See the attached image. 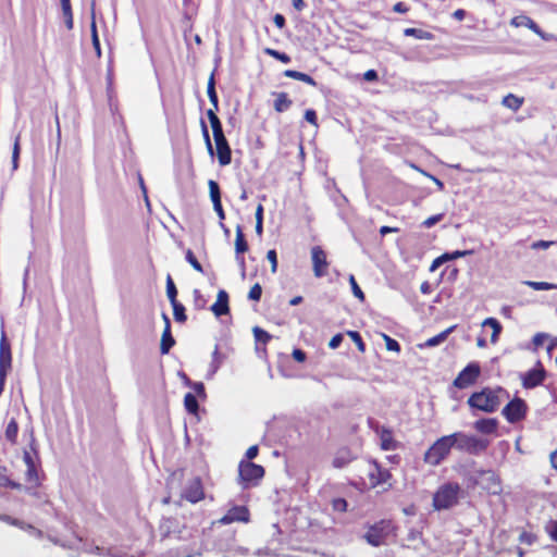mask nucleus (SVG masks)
I'll return each mask as SVG.
<instances>
[{"label": "nucleus", "mask_w": 557, "mask_h": 557, "mask_svg": "<svg viewBox=\"0 0 557 557\" xmlns=\"http://www.w3.org/2000/svg\"><path fill=\"white\" fill-rule=\"evenodd\" d=\"M203 491L199 480H194L185 492V498L190 503H197L203 498Z\"/></svg>", "instance_id": "nucleus-21"}, {"label": "nucleus", "mask_w": 557, "mask_h": 557, "mask_svg": "<svg viewBox=\"0 0 557 557\" xmlns=\"http://www.w3.org/2000/svg\"><path fill=\"white\" fill-rule=\"evenodd\" d=\"M312 270L315 277H322L326 274L329 262L325 251L320 246L311 248Z\"/></svg>", "instance_id": "nucleus-10"}, {"label": "nucleus", "mask_w": 557, "mask_h": 557, "mask_svg": "<svg viewBox=\"0 0 557 557\" xmlns=\"http://www.w3.org/2000/svg\"><path fill=\"white\" fill-rule=\"evenodd\" d=\"M249 510L245 506H234L227 510V512L219 519L220 524H231L233 522H248Z\"/></svg>", "instance_id": "nucleus-14"}, {"label": "nucleus", "mask_w": 557, "mask_h": 557, "mask_svg": "<svg viewBox=\"0 0 557 557\" xmlns=\"http://www.w3.org/2000/svg\"><path fill=\"white\" fill-rule=\"evenodd\" d=\"M213 139L215 143L218 161L221 166H225L232 161V152L228 146V143L224 136L223 131L213 134Z\"/></svg>", "instance_id": "nucleus-9"}, {"label": "nucleus", "mask_w": 557, "mask_h": 557, "mask_svg": "<svg viewBox=\"0 0 557 557\" xmlns=\"http://www.w3.org/2000/svg\"><path fill=\"white\" fill-rule=\"evenodd\" d=\"M456 329V325H451L444 330L443 332L438 333L437 335L430 337L426 339L423 344H419L418 347L420 349L426 348V347H435L443 343L447 336Z\"/></svg>", "instance_id": "nucleus-24"}, {"label": "nucleus", "mask_w": 557, "mask_h": 557, "mask_svg": "<svg viewBox=\"0 0 557 557\" xmlns=\"http://www.w3.org/2000/svg\"><path fill=\"white\" fill-rule=\"evenodd\" d=\"M293 358L298 362H304L306 360V354L298 348H295L292 352Z\"/></svg>", "instance_id": "nucleus-63"}, {"label": "nucleus", "mask_w": 557, "mask_h": 557, "mask_svg": "<svg viewBox=\"0 0 557 557\" xmlns=\"http://www.w3.org/2000/svg\"><path fill=\"white\" fill-rule=\"evenodd\" d=\"M377 434L380 437V447L383 450H394L397 448V442L394 440L391 430L383 428Z\"/></svg>", "instance_id": "nucleus-22"}, {"label": "nucleus", "mask_w": 557, "mask_h": 557, "mask_svg": "<svg viewBox=\"0 0 557 557\" xmlns=\"http://www.w3.org/2000/svg\"><path fill=\"white\" fill-rule=\"evenodd\" d=\"M342 341H343L342 334H336L330 339L329 347L332 349H336L341 345Z\"/></svg>", "instance_id": "nucleus-61"}, {"label": "nucleus", "mask_w": 557, "mask_h": 557, "mask_svg": "<svg viewBox=\"0 0 557 557\" xmlns=\"http://www.w3.org/2000/svg\"><path fill=\"white\" fill-rule=\"evenodd\" d=\"M456 435V447L468 454H479L485 450L490 444L487 440L479 438L473 435H467L461 432H455Z\"/></svg>", "instance_id": "nucleus-6"}, {"label": "nucleus", "mask_w": 557, "mask_h": 557, "mask_svg": "<svg viewBox=\"0 0 557 557\" xmlns=\"http://www.w3.org/2000/svg\"><path fill=\"white\" fill-rule=\"evenodd\" d=\"M193 294L196 308L203 309L206 307V300L202 297L201 293L198 289H194Z\"/></svg>", "instance_id": "nucleus-57"}, {"label": "nucleus", "mask_w": 557, "mask_h": 557, "mask_svg": "<svg viewBox=\"0 0 557 557\" xmlns=\"http://www.w3.org/2000/svg\"><path fill=\"white\" fill-rule=\"evenodd\" d=\"M305 119L307 122H309L311 125H313L315 128H318V121H317V114L315 111L312 109H308L305 112Z\"/></svg>", "instance_id": "nucleus-58"}, {"label": "nucleus", "mask_w": 557, "mask_h": 557, "mask_svg": "<svg viewBox=\"0 0 557 557\" xmlns=\"http://www.w3.org/2000/svg\"><path fill=\"white\" fill-rule=\"evenodd\" d=\"M252 332H253V336L257 342L267 344L269 342V339L271 338V335L267 331H264L258 326H255Z\"/></svg>", "instance_id": "nucleus-40"}, {"label": "nucleus", "mask_w": 557, "mask_h": 557, "mask_svg": "<svg viewBox=\"0 0 557 557\" xmlns=\"http://www.w3.org/2000/svg\"><path fill=\"white\" fill-rule=\"evenodd\" d=\"M208 187H209V195H210L212 205L221 202V194H220V188H219L218 183L213 180H210L208 182Z\"/></svg>", "instance_id": "nucleus-32"}, {"label": "nucleus", "mask_w": 557, "mask_h": 557, "mask_svg": "<svg viewBox=\"0 0 557 557\" xmlns=\"http://www.w3.org/2000/svg\"><path fill=\"white\" fill-rule=\"evenodd\" d=\"M201 131H202V136H203L205 143H206L207 150H208L209 154L212 156L213 148H212V144L210 140L209 131L203 122L201 123Z\"/></svg>", "instance_id": "nucleus-52"}, {"label": "nucleus", "mask_w": 557, "mask_h": 557, "mask_svg": "<svg viewBox=\"0 0 557 557\" xmlns=\"http://www.w3.org/2000/svg\"><path fill=\"white\" fill-rule=\"evenodd\" d=\"M480 373V366L475 362H471L458 373L454 380V386L458 388L469 387L476 382Z\"/></svg>", "instance_id": "nucleus-8"}, {"label": "nucleus", "mask_w": 557, "mask_h": 557, "mask_svg": "<svg viewBox=\"0 0 557 557\" xmlns=\"http://www.w3.org/2000/svg\"><path fill=\"white\" fill-rule=\"evenodd\" d=\"M549 461L552 467L557 470V448L550 453L549 455Z\"/></svg>", "instance_id": "nucleus-64"}, {"label": "nucleus", "mask_w": 557, "mask_h": 557, "mask_svg": "<svg viewBox=\"0 0 557 557\" xmlns=\"http://www.w3.org/2000/svg\"><path fill=\"white\" fill-rule=\"evenodd\" d=\"M18 157H20V144L18 137L15 139L12 151V169L16 170L18 166Z\"/></svg>", "instance_id": "nucleus-51"}, {"label": "nucleus", "mask_w": 557, "mask_h": 557, "mask_svg": "<svg viewBox=\"0 0 557 557\" xmlns=\"http://www.w3.org/2000/svg\"><path fill=\"white\" fill-rule=\"evenodd\" d=\"M184 406H185V409L193 413V414H196L198 412V401H197V398L194 394L191 393H187L184 397Z\"/></svg>", "instance_id": "nucleus-30"}, {"label": "nucleus", "mask_w": 557, "mask_h": 557, "mask_svg": "<svg viewBox=\"0 0 557 557\" xmlns=\"http://www.w3.org/2000/svg\"><path fill=\"white\" fill-rule=\"evenodd\" d=\"M215 110L216 109H214V107H212V109H209L207 112V115H208V119H209V122H210V125L212 128V134L223 131L221 122H220L219 117L216 116V114L214 113Z\"/></svg>", "instance_id": "nucleus-33"}, {"label": "nucleus", "mask_w": 557, "mask_h": 557, "mask_svg": "<svg viewBox=\"0 0 557 557\" xmlns=\"http://www.w3.org/2000/svg\"><path fill=\"white\" fill-rule=\"evenodd\" d=\"M23 461L26 466V472H25L26 482L33 487L39 486V484H40V480H39V475H38L39 456H38V451L35 447V438H34L33 432H30L29 449H26L23 453Z\"/></svg>", "instance_id": "nucleus-4"}, {"label": "nucleus", "mask_w": 557, "mask_h": 557, "mask_svg": "<svg viewBox=\"0 0 557 557\" xmlns=\"http://www.w3.org/2000/svg\"><path fill=\"white\" fill-rule=\"evenodd\" d=\"M247 249H248V245L245 240L243 230L238 225L236 227V235H235V252H236V260H237L238 264L240 265V268H243V270L245 269V260L243 257H239V255L245 252Z\"/></svg>", "instance_id": "nucleus-18"}, {"label": "nucleus", "mask_w": 557, "mask_h": 557, "mask_svg": "<svg viewBox=\"0 0 557 557\" xmlns=\"http://www.w3.org/2000/svg\"><path fill=\"white\" fill-rule=\"evenodd\" d=\"M284 75L288 78H293V79H296V81H300V82H304L310 86H315L317 83L308 74L306 73H302V72H298V71H295V70H286L284 72Z\"/></svg>", "instance_id": "nucleus-27"}, {"label": "nucleus", "mask_w": 557, "mask_h": 557, "mask_svg": "<svg viewBox=\"0 0 557 557\" xmlns=\"http://www.w3.org/2000/svg\"><path fill=\"white\" fill-rule=\"evenodd\" d=\"M264 476V468L248 460L238 463V482L242 488L256 486Z\"/></svg>", "instance_id": "nucleus-3"}, {"label": "nucleus", "mask_w": 557, "mask_h": 557, "mask_svg": "<svg viewBox=\"0 0 557 557\" xmlns=\"http://www.w3.org/2000/svg\"><path fill=\"white\" fill-rule=\"evenodd\" d=\"M207 95L209 97V100H210L212 107H214V109H218V95H216L215 88H214V75H213V73L210 75V77L208 79Z\"/></svg>", "instance_id": "nucleus-31"}, {"label": "nucleus", "mask_w": 557, "mask_h": 557, "mask_svg": "<svg viewBox=\"0 0 557 557\" xmlns=\"http://www.w3.org/2000/svg\"><path fill=\"white\" fill-rule=\"evenodd\" d=\"M211 357H212V360H211V362L209 364V370H208L207 379H212L215 375V373L218 372V370L220 369L221 364H222L223 357L219 352L218 346H215L214 350L212 351V356Z\"/></svg>", "instance_id": "nucleus-26"}, {"label": "nucleus", "mask_w": 557, "mask_h": 557, "mask_svg": "<svg viewBox=\"0 0 557 557\" xmlns=\"http://www.w3.org/2000/svg\"><path fill=\"white\" fill-rule=\"evenodd\" d=\"M210 309L215 317H221L228 313V295L224 289H220L218 292L216 300L214 301Z\"/></svg>", "instance_id": "nucleus-16"}, {"label": "nucleus", "mask_w": 557, "mask_h": 557, "mask_svg": "<svg viewBox=\"0 0 557 557\" xmlns=\"http://www.w3.org/2000/svg\"><path fill=\"white\" fill-rule=\"evenodd\" d=\"M213 210L215 211V213L218 214L219 216V220H220V226L225 231V233L228 232L227 228H225L224 224H223V220L225 219V213H224V210L222 208V203L219 202V203H215L213 205Z\"/></svg>", "instance_id": "nucleus-54"}, {"label": "nucleus", "mask_w": 557, "mask_h": 557, "mask_svg": "<svg viewBox=\"0 0 557 557\" xmlns=\"http://www.w3.org/2000/svg\"><path fill=\"white\" fill-rule=\"evenodd\" d=\"M490 484L487 486L488 491L492 493V494H498L500 493L502 491V486H500V481L498 479V476H496L495 474L491 473L487 478Z\"/></svg>", "instance_id": "nucleus-38"}, {"label": "nucleus", "mask_w": 557, "mask_h": 557, "mask_svg": "<svg viewBox=\"0 0 557 557\" xmlns=\"http://www.w3.org/2000/svg\"><path fill=\"white\" fill-rule=\"evenodd\" d=\"M524 284L534 290H550L557 288V285L548 282L525 281Z\"/></svg>", "instance_id": "nucleus-34"}, {"label": "nucleus", "mask_w": 557, "mask_h": 557, "mask_svg": "<svg viewBox=\"0 0 557 557\" xmlns=\"http://www.w3.org/2000/svg\"><path fill=\"white\" fill-rule=\"evenodd\" d=\"M382 337L385 342V347L388 351H394V352L400 351V346L397 341H395L394 338L389 337L386 334H383Z\"/></svg>", "instance_id": "nucleus-41"}, {"label": "nucleus", "mask_w": 557, "mask_h": 557, "mask_svg": "<svg viewBox=\"0 0 557 557\" xmlns=\"http://www.w3.org/2000/svg\"><path fill=\"white\" fill-rule=\"evenodd\" d=\"M549 339V335L546 334V333H536L534 336H533V339H532V343H533V346H534V350H537L546 341Z\"/></svg>", "instance_id": "nucleus-45"}, {"label": "nucleus", "mask_w": 557, "mask_h": 557, "mask_svg": "<svg viewBox=\"0 0 557 557\" xmlns=\"http://www.w3.org/2000/svg\"><path fill=\"white\" fill-rule=\"evenodd\" d=\"M166 296L170 300V302H175L176 300V287L171 278V276H168L166 280Z\"/></svg>", "instance_id": "nucleus-42"}, {"label": "nucleus", "mask_w": 557, "mask_h": 557, "mask_svg": "<svg viewBox=\"0 0 557 557\" xmlns=\"http://www.w3.org/2000/svg\"><path fill=\"white\" fill-rule=\"evenodd\" d=\"M347 334L354 341V343L356 344L358 350L363 352L364 351V344H363L362 338L359 335V333L356 332V331H348Z\"/></svg>", "instance_id": "nucleus-49"}, {"label": "nucleus", "mask_w": 557, "mask_h": 557, "mask_svg": "<svg viewBox=\"0 0 557 557\" xmlns=\"http://www.w3.org/2000/svg\"><path fill=\"white\" fill-rule=\"evenodd\" d=\"M388 528L389 523L385 521H381L370 527L364 535L367 542L372 546L381 545L387 534Z\"/></svg>", "instance_id": "nucleus-12"}, {"label": "nucleus", "mask_w": 557, "mask_h": 557, "mask_svg": "<svg viewBox=\"0 0 557 557\" xmlns=\"http://www.w3.org/2000/svg\"><path fill=\"white\" fill-rule=\"evenodd\" d=\"M497 426L498 421L495 418H484L474 422V429L482 434H494Z\"/></svg>", "instance_id": "nucleus-20"}, {"label": "nucleus", "mask_w": 557, "mask_h": 557, "mask_svg": "<svg viewBox=\"0 0 557 557\" xmlns=\"http://www.w3.org/2000/svg\"><path fill=\"white\" fill-rule=\"evenodd\" d=\"M267 259L271 263V272L275 273L277 270V257L275 250L271 249L267 252Z\"/></svg>", "instance_id": "nucleus-56"}, {"label": "nucleus", "mask_w": 557, "mask_h": 557, "mask_svg": "<svg viewBox=\"0 0 557 557\" xmlns=\"http://www.w3.org/2000/svg\"><path fill=\"white\" fill-rule=\"evenodd\" d=\"M258 446L257 445H252L250 446L247 450H246V460L250 461L251 459H253L255 457H257L258 455Z\"/></svg>", "instance_id": "nucleus-62"}, {"label": "nucleus", "mask_w": 557, "mask_h": 557, "mask_svg": "<svg viewBox=\"0 0 557 557\" xmlns=\"http://www.w3.org/2000/svg\"><path fill=\"white\" fill-rule=\"evenodd\" d=\"M502 413L509 423H516L524 419L527 404L523 399L515 397L503 408Z\"/></svg>", "instance_id": "nucleus-7"}, {"label": "nucleus", "mask_w": 557, "mask_h": 557, "mask_svg": "<svg viewBox=\"0 0 557 557\" xmlns=\"http://www.w3.org/2000/svg\"><path fill=\"white\" fill-rule=\"evenodd\" d=\"M186 261L193 267L194 270H196L197 272L199 273H202L203 270H202V267L201 264L198 262V260L196 259V257L194 256L193 251L190 249H188L186 251Z\"/></svg>", "instance_id": "nucleus-44"}, {"label": "nucleus", "mask_w": 557, "mask_h": 557, "mask_svg": "<svg viewBox=\"0 0 557 557\" xmlns=\"http://www.w3.org/2000/svg\"><path fill=\"white\" fill-rule=\"evenodd\" d=\"M545 371L539 363L535 368L521 375V384L524 388H534L543 383Z\"/></svg>", "instance_id": "nucleus-15"}, {"label": "nucleus", "mask_w": 557, "mask_h": 557, "mask_svg": "<svg viewBox=\"0 0 557 557\" xmlns=\"http://www.w3.org/2000/svg\"><path fill=\"white\" fill-rule=\"evenodd\" d=\"M90 20H91L90 21L91 42H92L94 49L96 51V54L99 58L101 55V48H100V41H99L98 33H97L95 2L91 3Z\"/></svg>", "instance_id": "nucleus-23"}, {"label": "nucleus", "mask_w": 557, "mask_h": 557, "mask_svg": "<svg viewBox=\"0 0 557 557\" xmlns=\"http://www.w3.org/2000/svg\"><path fill=\"white\" fill-rule=\"evenodd\" d=\"M262 294V287L259 283H256L253 286H251L248 298L253 301H259Z\"/></svg>", "instance_id": "nucleus-47"}, {"label": "nucleus", "mask_w": 557, "mask_h": 557, "mask_svg": "<svg viewBox=\"0 0 557 557\" xmlns=\"http://www.w3.org/2000/svg\"><path fill=\"white\" fill-rule=\"evenodd\" d=\"M173 308V315L174 319L178 322H185L186 321V314H185V307L180 304L178 301L171 302Z\"/></svg>", "instance_id": "nucleus-36"}, {"label": "nucleus", "mask_w": 557, "mask_h": 557, "mask_svg": "<svg viewBox=\"0 0 557 557\" xmlns=\"http://www.w3.org/2000/svg\"><path fill=\"white\" fill-rule=\"evenodd\" d=\"M194 392L201 398L206 397L205 386L201 382L193 383L190 386Z\"/></svg>", "instance_id": "nucleus-60"}, {"label": "nucleus", "mask_w": 557, "mask_h": 557, "mask_svg": "<svg viewBox=\"0 0 557 557\" xmlns=\"http://www.w3.org/2000/svg\"><path fill=\"white\" fill-rule=\"evenodd\" d=\"M504 398H509V394L503 387H485L471 394L467 403L472 409L491 413L498 408Z\"/></svg>", "instance_id": "nucleus-1"}, {"label": "nucleus", "mask_w": 557, "mask_h": 557, "mask_svg": "<svg viewBox=\"0 0 557 557\" xmlns=\"http://www.w3.org/2000/svg\"><path fill=\"white\" fill-rule=\"evenodd\" d=\"M368 476L370 485L376 487L381 484L388 483L392 475L387 469H383L376 461L372 460L369 462Z\"/></svg>", "instance_id": "nucleus-11"}, {"label": "nucleus", "mask_w": 557, "mask_h": 557, "mask_svg": "<svg viewBox=\"0 0 557 557\" xmlns=\"http://www.w3.org/2000/svg\"><path fill=\"white\" fill-rule=\"evenodd\" d=\"M404 35L408 37H414L421 40H431L433 38V35L431 33L419 28H406L404 30Z\"/></svg>", "instance_id": "nucleus-29"}, {"label": "nucleus", "mask_w": 557, "mask_h": 557, "mask_svg": "<svg viewBox=\"0 0 557 557\" xmlns=\"http://www.w3.org/2000/svg\"><path fill=\"white\" fill-rule=\"evenodd\" d=\"M347 502L344 498H335L332 500V508L335 511L345 512L347 510Z\"/></svg>", "instance_id": "nucleus-50"}, {"label": "nucleus", "mask_w": 557, "mask_h": 557, "mask_svg": "<svg viewBox=\"0 0 557 557\" xmlns=\"http://www.w3.org/2000/svg\"><path fill=\"white\" fill-rule=\"evenodd\" d=\"M510 24L513 27H527L546 41L555 38L554 35L542 32L541 28L527 15H518L512 17Z\"/></svg>", "instance_id": "nucleus-13"}, {"label": "nucleus", "mask_w": 557, "mask_h": 557, "mask_svg": "<svg viewBox=\"0 0 557 557\" xmlns=\"http://www.w3.org/2000/svg\"><path fill=\"white\" fill-rule=\"evenodd\" d=\"M473 251L472 250H455V251H451V252H445L442 255V259L446 261H451V260H456L458 258H461V257H466V256H469L471 255Z\"/></svg>", "instance_id": "nucleus-37"}, {"label": "nucleus", "mask_w": 557, "mask_h": 557, "mask_svg": "<svg viewBox=\"0 0 557 557\" xmlns=\"http://www.w3.org/2000/svg\"><path fill=\"white\" fill-rule=\"evenodd\" d=\"M163 320L165 322V326L161 336L160 351L165 355L175 344L171 331H170V320L166 314H163Z\"/></svg>", "instance_id": "nucleus-19"}, {"label": "nucleus", "mask_w": 557, "mask_h": 557, "mask_svg": "<svg viewBox=\"0 0 557 557\" xmlns=\"http://www.w3.org/2000/svg\"><path fill=\"white\" fill-rule=\"evenodd\" d=\"M460 487L456 483L442 485L433 496V508L444 510L453 507L458 502Z\"/></svg>", "instance_id": "nucleus-5"}, {"label": "nucleus", "mask_w": 557, "mask_h": 557, "mask_svg": "<svg viewBox=\"0 0 557 557\" xmlns=\"http://www.w3.org/2000/svg\"><path fill=\"white\" fill-rule=\"evenodd\" d=\"M264 52L267 54L275 58L276 60H280L283 63H288L290 61V58L287 54L278 52L277 50H274V49H271V48H267L264 50Z\"/></svg>", "instance_id": "nucleus-46"}, {"label": "nucleus", "mask_w": 557, "mask_h": 557, "mask_svg": "<svg viewBox=\"0 0 557 557\" xmlns=\"http://www.w3.org/2000/svg\"><path fill=\"white\" fill-rule=\"evenodd\" d=\"M351 460V457L349 456V454H343V455H338L336 456L334 459H333V466L335 468H342L344 467L345 465H347L349 461Z\"/></svg>", "instance_id": "nucleus-48"}, {"label": "nucleus", "mask_w": 557, "mask_h": 557, "mask_svg": "<svg viewBox=\"0 0 557 557\" xmlns=\"http://www.w3.org/2000/svg\"><path fill=\"white\" fill-rule=\"evenodd\" d=\"M12 364V355L10 344L7 342L4 332L0 339V369L10 370Z\"/></svg>", "instance_id": "nucleus-17"}, {"label": "nucleus", "mask_w": 557, "mask_h": 557, "mask_svg": "<svg viewBox=\"0 0 557 557\" xmlns=\"http://www.w3.org/2000/svg\"><path fill=\"white\" fill-rule=\"evenodd\" d=\"M546 531L550 539L557 542V520H552L546 525Z\"/></svg>", "instance_id": "nucleus-55"}, {"label": "nucleus", "mask_w": 557, "mask_h": 557, "mask_svg": "<svg viewBox=\"0 0 557 557\" xmlns=\"http://www.w3.org/2000/svg\"><path fill=\"white\" fill-rule=\"evenodd\" d=\"M290 102L284 94H281L274 103V108L276 111L282 112L283 110L289 107Z\"/></svg>", "instance_id": "nucleus-43"}, {"label": "nucleus", "mask_w": 557, "mask_h": 557, "mask_svg": "<svg viewBox=\"0 0 557 557\" xmlns=\"http://www.w3.org/2000/svg\"><path fill=\"white\" fill-rule=\"evenodd\" d=\"M502 104L512 111H518L523 104V98L517 97L513 94H508L503 98Z\"/></svg>", "instance_id": "nucleus-28"}, {"label": "nucleus", "mask_w": 557, "mask_h": 557, "mask_svg": "<svg viewBox=\"0 0 557 557\" xmlns=\"http://www.w3.org/2000/svg\"><path fill=\"white\" fill-rule=\"evenodd\" d=\"M536 541V536L530 532H522L519 535V542L525 545H532Z\"/></svg>", "instance_id": "nucleus-53"}, {"label": "nucleus", "mask_w": 557, "mask_h": 557, "mask_svg": "<svg viewBox=\"0 0 557 557\" xmlns=\"http://www.w3.org/2000/svg\"><path fill=\"white\" fill-rule=\"evenodd\" d=\"M442 219H443L442 213L435 214V215H432V216H429L428 219H425L422 224L425 227H431L434 224H436L437 222H440Z\"/></svg>", "instance_id": "nucleus-59"}, {"label": "nucleus", "mask_w": 557, "mask_h": 557, "mask_svg": "<svg viewBox=\"0 0 557 557\" xmlns=\"http://www.w3.org/2000/svg\"><path fill=\"white\" fill-rule=\"evenodd\" d=\"M17 432H18V425H17V422L12 419L8 425H7V429H5V436L7 438L12 442V443H15L16 442V437H17Z\"/></svg>", "instance_id": "nucleus-35"}, {"label": "nucleus", "mask_w": 557, "mask_h": 557, "mask_svg": "<svg viewBox=\"0 0 557 557\" xmlns=\"http://www.w3.org/2000/svg\"><path fill=\"white\" fill-rule=\"evenodd\" d=\"M482 326H488L492 329L491 343L496 344L502 332V325L498 320L492 317L486 318L483 320Z\"/></svg>", "instance_id": "nucleus-25"}, {"label": "nucleus", "mask_w": 557, "mask_h": 557, "mask_svg": "<svg viewBox=\"0 0 557 557\" xmlns=\"http://www.w3.org/2000/svg\"><path fill=\"white\" fill-rule=\"evenodd\" d=\"M456 446V435L449 434L437 438L424 453L423 461L430 466L440 465Z\"/></svg>", "instance_id": "nucleus-2"}, {"label": "nucleus", "mask_w": 557, "mask_h": 557, "mask_svg": "<svg viewBox=\"0 0 557 557\" xmlns=\"http://www.w3.org/2000/svg\"><path fill=\"white\" fill-rule=\"evenodd\" d=\"M348 281H349V284H350L351 292H352L354 296L356 298H358L360 301H363L364 300V294L361 290V288L359 287V285L357 284L355 276L354 275H349Z\"/></svg>", "instance_id": "nucleus-39"}]
</instances>
